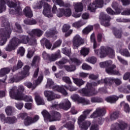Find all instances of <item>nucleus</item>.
I'll return each instance as SVG.
<instances>
[{
  "label": "nucleus",
  "mask_w": 130,
  "mask_h": 130,
  "mask_svg": "<svg viewBox=\"0 0 130 130\" xmlns=\"http://www.w3.org/2000/svg\"><path fill=\"white\" fill-rule=\"evenodd\" d=\"M109 81V79L106 78L104 80H102L98 82H92V83H88L86 85V87L85 88H82L79 90V93L82 94L83 96H93V95H95L97 93L92 91L93 87L101 84V83H105L107 84V82Z\"/></svg>",
  "instance_id": "nucleus-1"
},
{
  "label": "nucleus",
  "mask_w": 130,
  "mask_h": 130,
  "mask_svg": "<svg viewBox=\"0 0 130 130\" xmlns=\"http://www.w3.org/2000/svg\"><path fill=\"white\" fill-rule=\"evenodd\" d=\"M17 118L18 119H24L25 118L23 121L24 124L26 126H28L34 123H36L39 120L40 117L38 115H36L33 117H31L28 116V114L26 113H20L17 115Z\"/></svg>",
  "instance_id": "nucleus-2"
},
{
  "label": "nucleus",
  "mask_w": 130,
  "mask_h": 130,
  "mask_svg": "<svg viewBox=\"0 0 130 130\" xmlns=\"http://www.w3.org/2000/svg\"><path fill=\"white\" fill-rule=\"evenodd\" d=\"M94 52L96 55L100 54V56L101 58H103V57H105L106 56H107V55H109L110 57L112 58L114 57L115 55L114 50H113L112 48L109 47H105L104 46H102L100 49V50H94Z\"/></svg>",
  "instance_id": "nucleus-3"
},
{
  "label": "nucleus",
  "mask_w": 130,
  "mask_h": 130,
  "mask_svg": "<svg viewBox=\"0 0 130 130\" xmlns=\"http://www.w3.org/2000/svg\"><path fill=\"white\" fill-rule=\"evenodd\" d=\"M11 33L12 29L10 26V23L7 24L4 29L3 28L0 29V45L1 46L6 44L8 39L10 37V35Z\"/></svg>",
  "instance_id": "nucleus-4"
},
{
  "label": "nucleus",
  "mask_w": 130,
  "mask_h": 130,
  "mask_svg": "<svg viewBox=\"0 0 130 130\" xmlns=\"http://www.w3.org/2000/svg\"><path fill=\"white\" fill-rule=\"evenodd\" d=\"M46 88H50L51 89H53L55 91H57L58 92H60L64 96H67L68 92L63 89L62 86H59L58 85H54V82L53 81L50 79H47V84L46 85Z\"/></svg>",
  "instance_id": "nucleus-5"
},
{
  "label": "nucleus",
  "mask_w": 130,
  "mask_h": 130,
  "mask_svg": "<svg viewBox=\"0 0 130 130\" xmlns=\"http://www.w3.org/2000/svg\"><path fill=\"white\" fill-rule=\"evenodd\" d=\"M6 4L9 8H14L15 11L13 9L10 10V14L11 15H17L19 16V15L22 14V9H21L19 5H17L16 4L10 1V0L7 1Z\"/></svg>",
  "instance_id": "nucleus-6"
},
{
  "label": "nucleus",
  "mask_w": 130,
  "mask_h": 130,
  "mask_svg": "<svg viewBox=\"0 0 130 130\" xmlns=\"http://www.w3.org/2000/svg\"><path fill=\"white\" fill-rule=\"evenodd\" d=\"M71 106H72L71 102L68 99L63 100L59 104L57 102H55L52 105V107L53 108H58L59 107V108L64 109V110H68V109L71 108Z\"/></svg>",
  "instance_id": "nucleus-7"
},
{
  "label": "nucleus",
  "mask_w": 130,
  "mask_h": 130,
  "mask_svg": "<svg viewBox=\"0 0 130 130\" xmlns=\"http://www.w3.org/2000/svg\"><path fill=\"white\" fill-rule=\"evenodd\" d=\"M104 4L103 0H95L93 3L90 4L88 5L87 10L93 13L97 8H102Z\"/></svg>",
  "instance_id": "nucleus-8"
},
{
  "label": "nucleus",
  "mask_w": 130,
  "mask_h": 130,
  "mask_svg": "<svg viewBox=\"0 0 130 130\" xmlns=\"http://www.w3.org/2000/svg\"><path fill=\"white\" fill-rule=\"evenodd\" d=\"M10 97L11 98H12V99H15V100H24V101L30 102L33 101L32 96L26 95L25 94H20L17 93V94H15V95H13V94L10 93Z\"/></svg>",
  "instance_id": "nucleus-9"
},
{
  "label": "nucleus",
  "mask_w": 130,
  "mask_h": 130,
  "mask_svg": "<svg viewBox=\"0 0 130 130\" xmlns=\"http://www.w3.org/2000/svg\"><path fill=\"white\" fill-rule=\"evenodd\" d=\"M73 48L74 49L78 48L82 44H84V40L79 35H75L72 39Z\"/></svg>",
  "instance_id": "nucleus-10"
},
{
  "label": "nucleus",
  "mask_w": 130,
  "mask_h": 130,
  "mask_svg": "<svg viewBox=\"0 0 130 130\" xmlns=\"http://www.w3.org/2000/svg\"><path fill=\"white\" fill-rule=\"evenodd\" d=\"M57 16L59 18H61L63 16H65V17H71L72 16V10L69 8H60L57 12Z\"/></svg>",
  "instance_id": "nucleus-11"
},
{
  "label": "nucleus",
  "mask_w": 130,
  "mask_h": 130,
  "mask_svg": "<svg viewBox=\"0 0 130 130\" xmlns=\"http://www.w3.org/2000/svg\"><path fill=\"white\" fill-rule=\"evenodd\" d=\"M71 98L73 101H77L78 103H82L83 105L90 104V101H89V100L80 98L78 94H74L71 96Z\"/></svg>",
  "instance_id": "nucleus-12"
},
{
  "label": "nucleus",
  "mask_w": 130,
  "mask_h": 130,
  "mask_svg": "<svg viewBox=\"0 0 130 130\" xmlns=\"http://www.w3.org/2000/svg\"><path fill=\"white\" fill-rule=\"evenodd\" d=\"M44 95L47 98L48 101H52L54 99H59L60 96L59 94H56L51 91H45Z\"/></svg>",
  "instance_id": "nucleus-13"
},
{
  "label": "nucleus",
  "mask_w": 130,
  "mask_h": 130,
  "mask_svg": "<svg viewBox=\"0 0 130 130\" xmlns=\"http://www.w3.org/2000/svg\"><path fill=\"white\" fill-rule=\"evenodd\" d=\"M18 40L16 38H13L9 42V44L6 46L5 50L6 51H12L16 49V46L18 45V42L16 41Z\"/></svg>",
  "instance_id": "nucleus-14"
},
{
  "label": "nucleus",
  "mask_w": 130,
  "mask_h": 130,
  "mask_svg": "<svg viewBox=\"0 0 130 130\" xmlns=\"http://www.w3.org/2000/svg\"><path fill=\"white\" fill-rule=\"evenodd\" d=\"M106 113V110L104 108H97L95 111L91 114L90 118H95L98 116H103Z\"/></svg>",
  "instance_id": "nucleus-15"
},
{
  "label": "nucleus",
  "mask_w": 130,
  "mask_h": 130,
  "mask_svg": "<svg viewBox=\"0 0 130 130\" xmlns=\"http://www.w3.org/2000/svg\"><path fill=\"white\" fill-rule=\"evenodd\" d=\"M42 80H43V76L41 75L39 77L37 81H35L33 85L31 83V82H26L24 85L29 89L32 88V90H34L35 88H36V86L39 85L41 82H42Z\"/></svg>",
  "instance_id": "nucleus-16"
},
{
  "label": "nucleus",
  "mask_w": 130,
  "mask_h": 130,
  "mask_svg": "<svg viewBox=\"0 0 130 130\" xmlns=\"http://www.w3.org/2000/svg\"><path fill=\"white\" fill-rule=\"evenodd\" d=\"M44 10L43 11V15L48 18L53 17V15L50 13V9H51V7L46 3H44Z\"/></svg>",
  "instance_id": "nucleus-17"
},
{
  "label": "nucleus",
  "mask_w": 130,
  "mask_h": 130,
  "mask_svg": "<svg viewBox=\"0 0 130 130\" xmlns=\"http://www.w3.org/2000/svg\"><path fill=\"white\" fill-rule=\"evenodd\" d=\"M100 19L103 20L102 21V25L105 26V27H108L110 24L109 22L111 20L110 17H108L106 16V14H104V13H102L101 14V16L100 17Z\"/></svg>",
  "instance_id": "nucleus-18"
},
{
  "label": "nucleus",
  "mask_w": 130,
  "mask_h": 130,
  "mask_svg": "<svg viewBox=\"0 0 130 130\" xmlns=\"http://www.w3.org/2000/svg\"><path fill=\"white\" fill-rule=\"evenodd\" d=\"M127 126L126 123H125L124 122H121L120 124L116 123L113 124L111 126V130H117V129H121L123 130L125 127Z\"/></svg>",
  "instance_id": "nucleus-19"
},
{
  "label": "nucleus",
  "mask_w": 130,
  "mask_h": 130,
  "mask_svg": "<svg viewBox=\"0 0 130 130\" xmlns=\"http://www.w3.org/2000/svg\"><path fill=\"white\" fill-rule=\"evenodd\" d=\"M115 68H116V67L115 65H112L111 68H107L106 69V72L107 74H109V75H116L117 76H120L119 71L113 70V69H115Z\"/></svg>",
  "instance_id": "nucleus-20"
},
{
  "label": "nucleus",
  "mask_w": 130,
  "mask_h": 130,
  "mask_svg": "<svg viewBox=\"0 0 130 130\" xmlns=\"http://www.w3.org/2000/svg\"><path fill=\"white\" fill-rule=\"evenodd\" d=\"M118 98H123V95L120 94L119 95V97L116 95L109 96L106 98V101L107 102H109V103H115V102L118 100Z\"/></svg>",
  "instance_id": "nucleus-21"
},
{
  "label": "nucleus",
  "mask_w": 130,
  "mask_h": 130,
  "mask_svg": "<svg viewBox=\"0 0 130 130\" xmlns=\"http://www.w3.org/2000/svg\"><path fill=\"white\" fill-rule=\"evenodd\" d=\"M17 42V45L20 43H23L24 44H27L30 41L29 37L27 36H21L20 37L19 39H17V40H15Z\"/></svg>",
  "instance_id": "nucleus-22"
},
{
  "label": "nucleus",
  "mask_w": 130,
  "mask_h": 130,
  "mask_svg": "<svg viewBox=\"0 0 130 130\" xmlns=\"http://www.w3.org/2000/svg\"><path fill=\"white\" fill-rule=\"evenodd\" d=\"M29 71H30V67L28 66H25L23 68V70L21 73L20 80H23V79L28 77L29 76Z\"/></svg>",
  "instance_id": "nucleus-23"
},
{
  "label": "nucleus",
  "mask_w": 130,
  "mask_h": 130,
  "mask_svg": "<svg viewBox=\"0 0 130 130\" xmlns=\"http://www.w3.org/2000/svg\"><path fill=\"white\" fill-rule=\"evenodd\" d=\"M74 7L76 13H81V12H83V10L84 9L83 4L81 2L74 3Z\"/></svg>",
  "instance_id": "nucleus-24"
},
{
  "label": "nucleus",
  "mask_w": 130,
  "mask_h": 130,
  "mask_svg": "<svg viewBox=\"0 0 130 130\" xmlns=\"http://www.w3.org/2000/svg\"><path fill=\"white\" fill-rule=\"evenodd\" d=\"M35 97L37 105H44V101H43V99H42V98L40 97V95L38 93L36 92L35 93Z\"/></svg>",
  "instance_id": "nucleus-25"
},
{
  "label": "nucleus",
  "mask_w": 130,
  "mask_h": 130,
  "mask_svg": "<svg viewBox=\"0 0 130 130\" xmlns=\"http://www.w3.org/2000/svg\"><path fill=\"white\" fill-rule=\"evenodd\" d=\"M116 47L117 52H120L122 55H123V56H127V57L130 56V53L128 52L127 49H125L123 50V51H121V45H117Z\"/></svg>",
  "instance_id": "nucleus-26"
},
{
  "label": "nucleus",
  "mask_w": 130,
  "mask_h": 130,
  "mask_svg": "<svg viewBox=\"0 0 130 130\" xmlns=\"http://www.w3.org/2000/svg\"><path fill=\"white\" fill-rule=\"evenodd\" d=\"M24 90H25L24 86H23V85H19L18 86V89H15V90H11L10 91V96H11V93L12 94L13 96H16V94H20V95H23V94L20 93L19 91H24Z\"/></svg>",
  "instance_id": "nucleus-27"
},
{
  "label": "nucleus",
  "mask_w": 130,
  "mask_h": 130,
  "mask_svg": "<svg viewBox=\"0 0 130 130\" xmlns=\"http://www.w3.org/2000/svg\"><path fill=\"white\" fill-rule=\"evenodd\" d=\"M60 118H61V115H60V113L57 112H55L54 113L53 117H51V119H49V121H57L60 120Z\"/></svg>",
  "instance_id": "nucleus-28"
},
{
  "label": "nucleus",
  "mask_w": 130,
  "mask_h": 130,
  "mask_svg": "<svg viewBox=\"0 0 130 130\" xmlns=\"http://www.w3.org/2000/svg\"><path fill=\"white\" fill-rule=\"evenodd\" d=\"M42 34H43V31L38 28L33 29L30 33L31 36H37L38 37H40Z\"/></svg>",
  "instance_id": "nucleus-29"
},
{
  "label": "nucleus",
  "mask_w": 130,
  "mask_h": 130,
  "mask_svg": "<svg viewBox=\"0 0 130 130\" xmlns=\"http://www.w3.org/2000/svg\"><path fill=\"white\" fill-rule=\"evenodd\" d=\"M61 56L60 55V52L58 51L55 54H52L49 58L50 61H55L58 58H60Z\"/></svg>",
  "instance_id": "nucleus-30"
},
{
  "label": "nucleus",
  "mask_w": 130,
  "mask_h": 130,
  "mask_svg": "<svg viewBox=\"0 0 130 130\" xmlns=\"http://www.w3.org/2000/svg\"><path fill=\"white\" fill-rule=\"evenodd\" d=\"M91 125V122L90 121H85L82 123V124H80L79 126L81 128V130H87Z\"/></svg>",
  "instance_id": "nucleus-31"
},
{
  "label": "nucleus",
  "mask_w": 130,
  "mask_h": 130,
  "mask_svg": "<svg viewBox=\"0 0 130 130\" xmlns=\"http://www.w3.org/2000/svg\"><path fill=\"white\" fill-rule=\"evenodd\" d=\"M8 0H0V14L5 12L7 9L6 4Z\"/></svg>",
  "instance_id": "nucleus-32"
},
{
  "label": "nucleus",
  "mask_w": 130,
  "mask_h": 130,
  "mask_svg": "<svg viewBox=\"0 0 130 130\" xmlns=\"http://www.w3.org/2000/svg\"><path fill=\"white\" fill-rule=\"evenodd\" d=\"M23 12L26 17H28V18L33 17V13H32V11L31 10V8H30V7H25L23 10Z\"/></svg>",
  "instance_id": "nucleus-33"
},
{
  "label": "nucleus",
  "mask_w": 130,
  "mask_h": 130,
  "mask_svg": "<svg viewBox=\"0 0 130 130\" xmlns=\"http://www.w3.org/2000/svg\"><path fill=\"white\" fill-rule=\"evenodd\" d=\"M89 52H90V49L89 48L83 47V48H81V49L80 50L81 55H82L84 57L85 56H86V55H88Z\"/></svg>",
  "instance_id": "nucleus-34"
},
{
  "label": "nucleus",
  "mask_w": 130,
  "mask_h": 130,
  "mask_svg": "<svg viewBox=\"0 0 130 130\" xmlns=\"http://www.w3.org/2000/svg\"><path fill=\"white\" fill-rule=\"evenodd\" d=\"M41 43H44L45 42V46L48 49H50L51 48V46H52V44L50 43V42L48 41V40L43 38L41 41Z\"/></svg>",
  "instance_id": "nucleus-35"
},
{
  "label": "nucleus",
  "mask_w": 130,
  "mask_h": 130,
  "mask_svg": "<svg viewBox=\"0 0 130 130\" xmlns=\"http://www.w3.org/2000/svg\"><path fill=\"white\" fill-rule=\"evenodd\" d=\"M86 22L83 21L82 20H79L73 23V26L75 27V28H80V27L84 26Z\"/></svg>",
  "instance_id": "nucleus-36"
},
{
  "label": "nucleus",
  "mask_w": 130,
  "mask_h": 130,
  "mask_svg": "<svg viewBox=\"0 0 130 130\" xmlns=\"http://www.w3.org/2000/svg\"><path fill=\"white\" fill-rule=\"evenodd\" d=\"M64 69L67 71V72H75L76 70H77V67H76L74 65H70V66H64Z\"/></svg>",
  "instance_id": "nucleus-37"
},
{
  "label": "nucleus",
  "mask_w": 130,
  "mask_h": 130,
  "mask_svg": "<svg viewBox=\"0 0 130 130\" xmlns=\"http://www.w3.org/2000/svg\"><path fill=\"white\" fill-rule=\"evenodd\" d=\"M112 64V61L109 60L100 63L101 68H108Z\"/></svg>",
  "instance_id": "nucleus-38"
},
{
  "label": "nucleus",
  "mask_w": 130,
  "mask_h": 130,
  "mask_svg": "<svg viewBox=\"0 0 130 130\" xmlns=\"http://www.w3.org/2000/svg\"><path fill=\"white\" fill-rule=\"evenodd\" d=\"M17 121V118L15 117H8L6 119L5 123H15Z\"/></svg>",
  "instance_id": "nucleus-39"
},
{
  "label": "nucleus",
  "mask_w": 130,
  "mask_h": 130,
  "mask_svg": "<svg viewBox=\"0 0 130 130\" xmlns=\"http://www.w3.org/2000/svg\"><path fill=\"white\" fill-rule=\"evenodd\" d=\"M11 72V69L10 68H3L0 71V77H3L6 76L7 74H9Z\"/></svg>",
  "instance_id": "nucleus-40"
},
{
  "label": "nucleus",
  "mask_w": 130,
  "mask_h": 130,
  "mask_svg": "<svg viewBox=\"0 0 130 130\" xmlns=\"http://www.w3.org/2000/svg\"><path fill=\"white\" fill-rule=\"evenodd\" d=\"M73 80L74 83H75V84H76V85H77L79 87H80V86H82V85H84V84H85V81H84L82 79L73 78Z\"/></svg>",
  "instance_id": "nucleus-41"
},
{
  "label": "nucleus",
  "mask_w": 130,
  "mask_h": 130,
  "mask_svg": "<svg viewBox=\"0 0 130 130\" xmlns=\"http://www.w3.org/2000/svg\"><path fill=\"white\" fill-rule=\"evenodd\" d=\"M92 30H93V26L88 25L82 30V33L84 35L89 34Z\"/></svg>",
  "instance_id": "nucleus-42"
},
{
  "label": "nucleus",
  "mask_w": 130,
  "mask_h": 130,
  "mask_svg": "<svg viewBox=\"0 0 130 130\" xmlns=\"http://www.w3.org/2000/svg\"><path fill=\"white\" fill-rule=\"evenodd\" d=\"M42 114L43 116H44V118L45 120H46V119H48L49 121V119H51V116L49 115V113H48V112L46 110H44L42 112Z\"/></svg>",
  "instance_id": "nucleus-43"
},
{
  "label": "nucleus",
  "mask_w": 130,
  "mask_h": 130,
  "mask_svg": "<svg viewBox=\"0 0 130 130\" xmlns=\"http://www.w3.org/2000/svg\"><path fill=\"white\" fill-rule=\"evenodd\" d=\"M39 62H40V57L39 56H35L32 60L31 66H34L35 64H38Z\"/></svg>",
  "instance_id": "nucleus-44"
},
{
  "label": "nucleus",
  "mask_w": 130,
  "mask_h": 130,
  "mask_svg": "<svg viewBox=\"0 0 130 130\" xmlns=\"http://www.w3.org/2000/svg\"><path fill=\"white\" fill-rule=\"evenodd\" d=\"M70 63H72L74 62L76 64V66H80L82 62L80 61V60L76 58H71L70 60L69 61Z\"/></svg>",
  "instance_id": "nucleus-45"
},
{
  "label": "nucleus",
  "mask_w": 130,
  "mask_h": 130,
  "mask_svg": "<svg viewBox=\"0 0 130 130\" xmlns=\"http://www.w3.org/2000/svg\"><path fill=\"white\" fill-rule=\"evenodd\" d=\"M90 41L93 43V48L95 49L97 47V43L95 39V34L92 33L90 36Z\"/></svg>",
  "instance_id": "nucleus-46"
},
{
  "label": "nucleus",
  "mask_w": 130,
  "mask_h": 130,
  "mask_svg": "<svg viewBox=\"0 0 130 130\" xmlns=\"http://www.w3.org/2000/svg\"><path fill=\"white\" fill-rule=\"evenodd\" d=\"M86 61L94 64V63H96V61H97V59H96V57H89L86 58Z\"/></svg>",
  "instance_id": "nucleus-47"
},
{
  "label": "nucleus",
  "mask_w": 130,
  "mask_h": 130,
  "mask_svg": "<svg viewBox=\"0 0 130 130\" xmlns=\"http://www.w3.org/2000/svg\"><path fill=\"white\" fill-rule=\"evenodd\" d=\"M24 22L25 24H26V25H35V24L37 23V21L35 19H31L30 20L26 19L24 21Z\"/></svg>",
  "instance_id": "nucleus-48"
},
{
  "label": "nucleus",
  "mask_w": 130,
  "mask_h": 130,
  "mask_svg": "<svg viewBox=\"0 0 130 130\" xmlns=\"http://www.w3.org/2000/svg\"><path fill=\"white\" fill-rule=\"evenodd\" d=\"M5 111L7 115H13L14 112H13V108L12 107H7Z\"/></svg>",
  "instance_id": "nucleus-49"
},
{
  "label": "nucleus",
  "mask_w": 130,
  "mask_h": 130,
  "mask_svg": "<svg viewBox=\"0 0 130 130\" xmlns=\"http://www.w3.org/2000/svg\"><path fill=\"white\" fill-rule=\"evenodd\" d=\"M82 69L84 71H90L92 70V67L86 63H83L82 65Z\"/></svg>",
  "instance_id": "nucleus-50"
},
{
  "label": "nucleus",
  "mask_w": 130,
  "mask_h": 130,
  "mask_svg": "<svg viewBox=\"0 0 130 130\" xmlns=\"http://www.w3.org/2000/svg\"><path fill=\"white\" fill-rule=\"evenodd\" d=\"M66 127H67L69 130H74L75 128V126L74 125V122H69L66 124Z\"/></svg>",
  "instance_id": "nucleus-51"
},
{
  "label": "nucleus",
  "mask_w": 130,
  "mask_h": 130,
  "mask_svg": "<svg viewBox=\"0 0 130 130\" xmlns=\"http://www.w3.org/2000/svg\"><path fill=\"white\" fill-rule=\"evenodd\" d=\"M67 62H68V60L64 58H63L61 60L56 62V63L57 64V66L60 67V66H62V64L67 63Z\"/></svg>",
  "instance_id": "nucleus-52"
},
{
  "label": "nucleus",
  "mask_w": 130,
  "mask_h": 130,
  "mask_svg": "<svg viewBox=\"0 0 130 130\" xmlns=\"http://www.w3.org/2000/svg\"><path fill=\"white\" fill-rule=\"evenodd\" d=\"M86 118H87L86 116H84L83 114L81 115L78 117V123L79 125H80L81 124V122H82V121H84V120L85 119H86Z\"/></svg>",
  "instance_id": "nucleus-53"
},
{
  "label": "nucleus",
  "mask_w": 130,
  "mask_h": 130,
  "mask_svg": "<svg viewBox=\"0 0 130 130\" xmlns=\"http://www.w3.org/2000/svg\"><path fill=\"white\" fill-rule=\"evenodd\" d=\"M53 3L57 4L59 7H64V3L62 0H53Z\"/></svg>",
  "instance_id": "nucleus-54"
},
{
  "label": "nucleus",
  "mask_w": 130,
  "mask_h": 130,
  "mask_svg": "<svg viewBox=\"0 0 130 130\" xmlns=\"http://www.w3.org/2000/svg\"><path fill=\"white\" fill-rule=\"evenodd\" d=\"M121 105L124 106L125 112H129V106L128 104L125 103L124 102H123L121 103Z\"/></svg>",
  "instance_id": "nucleus-55"
},
{
  "label": "nucleus",
  "mask_w": 130,
  "mask_h": 130,
  "mask_svg": "<svg viewBox=\"0 0 130 130\" xmlns=\"http://www.w3.org/2000/svg\"><path fill=\"white\" fill-rule=\"evenodd\" d=\"M119 115V113L118 112H114L113 114H112L110 118L112 120H114V119H116V118H118Z\"/></svg>",
  "instance_id": "nucleus-56"
},
{
  "label": "nucleus",
  "mask_w": 130,
  "mask_h": 130,
  "mask_svg": "<svg viewBox=\"0 0 130 130\" xmlns=\"http://www.w3.org/2000/svg\"><path fill=\"white\" fill-rule=\"evenodd\" d=\"M62 53L67 55V56H70L71 55V49H68L67 48H63L62 49Z\"/></svg>",
  "instance_id": "nucleus-57"
},
{
  "label": "nucleus",
  "mask_w": 130,
  "mask_h": 130,
  "mask_svg": "<svg viewBox=\"0 0 130 130\" xmlns=\"http://www.w3.org/2000/svg\"><path fill=\"white\" fill-rule=\"evenodd\" d=\"M17 53L20 54L21 56H23L25 54V49L23 48V47H20Z\"/></svg>",
  "instance_id": "nucleus-58"
},
{
  "label": "nucleus",
  "mask_w": 130,
  "mask_h": 130,
  "mask_svg": "<svg viewBox=\"0 0 130 130\" xmlns=\"http://www.w3.org/2000/svg\"><path fill=\"white\" fill-rule=\"evenodd\" d=\"M119 91L120 92H123L124 93H125V94H128L129 93V90H127V89H125L123 86H120L118 88Z\"/></svg>",
  "instance_id": "nucleus-59"
},
{
  "label": "nucleus",
  "mask_w": 130,
  "mask_h": 130,
  "mask_svg": "<svg viewBox=\"0 0 130 130\" xmlns=\"http://www.w3.org/2000/svg\"><path fill=\"white\" fill-rule=\"evenodd\" d=\"M61 45V40H59L57 41L53 45V48H56L57 47H59Z\"/></svg>",
  "instance_id": "nucleus-60"
},
{
  "label": "nucleus",
  "mask_w": 130,
  "mask_h": 130,
  "mask_svg": "<svg viewBox=\"0 0 130 130\" xmlns=\"http://www.w3.org/2000/svg\"><path fill=\"white\" fill-rule=\"evenodd\" d=\"M62 79L63 82H65V83H67V84H72L71 79H70V77H63Z\"/></svg>",
  "instance_id": "nucleus-61"
},
{
  "label": "nucleus",
  "mask_w": 130,
  "mask_h": 130,
  "mask_svg": "<svg viewBox=\"0 0 130 130\" xmlns=\"http://www.w3.org/2000/svg\"><path fill=\"white\" fill-rule=\"evenodd\" d=\"M24 106V104L23 103H18L15 104V107L19 110H21Z\"/></svg>",
  "instance_id": "nucleus-62"
},
{
  "label": "nucleus",
  "mask_w": 130,
  "mask_h": 130,
  "mask_svg": "<svg viewBox=\"0 0 130 130\" xmlns=\"http://www.w3.org/2000/svg\"><path fill=\"white\" fill-rule=\"evenodd\" d=\"M91 102H92V103H95L96 102H102V99H99L98 98H92L91 99Z\"/></svg>",
  "instance_id": "nucleus-63"
},
{
  "label": "nucleus",
  "mask_w": 130,
  "mask_h": 130,
  "mask_svg": "<svg viewBox=\"0 0 130 130\" xmlns=\"http://www.w3.org/2000/svg\"><path fill=\"white\" fill-rule=\"evenodd\" d=\"M103 39H105L103 35H102V34H99L97 36L98 42H102Z\"/></svg>",
  "instance_id": "nucleus-64"
}]
</instances>
